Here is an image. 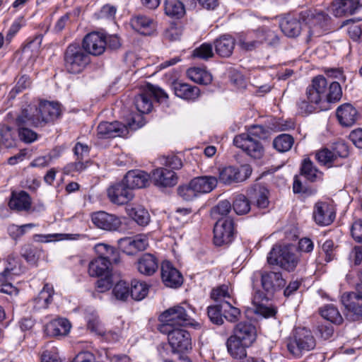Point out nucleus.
<instances>
[{
  "instance_id": "0e129e2a",
  "label": "nucleus",
  "mask_w": 362,
  "mask_h": 362,
  "mask_svg": "<svg viewBox=\"0 0 362 362\" xmlns=\"http://www.w3.org/2000/svg\"><path fill=\"white\" fill-rule=\"evenodd\" d=\"M231 210V204L228 200H223L218 202V204L213 209L212 214L215 218H217L216 215H221L226 216Z\"/></svg>"
},
{
  "instance_id": "052dcab7",
  "label": "nucleus",
  "mask_w": 362,
  "mask_h": 362,
  "mask_svg": "<svg viewBox=\"0 0 362 362\" xmlns=\"http://www.w3.org/2000/svg\"><path fill=\"white\" fill-rule=\"evenodd\" d=\"M211 298L215 301L224 302L226 298H230V294L227 285H221L212 289Z\"/></svg>"
},
{
  "instance_id": "6e6552de",
  "label": "nucleus",
  "mask_w": 362,
  "mask_h": 362,
  "mask_svg": "<svg viewBox=\"0 0 362 362\" xmlns=\"http://www.w3.org/2000/svg\"><path fill=\"white\" fill-rule=\"evenodd\" d=\"M299 260V255L289 246H274L267 257L269 264L279 266L288 272H293L298 264Z\"/></svg>"
},
{
  "instance_id": "0eeeda50",
  "label": "nucleus",
  "mask_w": 362,
  "mask_h": 362,
  "mask_svg": "<svg viewBox=\"0 0 362 362\" xmlns=\"http://www.w3.org/2000/svg\"><path fill=\"white\" fill-rule=\"evenodd\" d=\"M341 301L344 307V315L347 321L362 322V283L357 284L354 291L344 293Z\"/></svg>"
},
{
  "instance_id": "a211bd4d",
  "label": "nucleus",
  "mask_w": 362,
  "mask_h": 362,
  "mask_svg": "<svg viewBox=\"0 0 362 362\" xmlns=\"http://www.w3.org/2000/svg\"><path fill=\"white\" fill-rule=\"evenodd\" d=\"M28 110H21L16 119L18 127V136L21 141L26 144H30L38 138L37 134L29 128V127H38L30 122V116Z\"/></svg>"
},
{
  "instance_id": "c03bdc74",
  "label": "nucleus",
  "mask_w": 362,
  "mask_h": 362,
  "mask_svg": "<svg viewBox=\"0 0 362 362\" xmlns=\"http://www.w3.org/2000/svg\"><path fill=\"white\" fill-rule=\"evenodd\" d=\"M165 13L172 18H180L185 13L183 3L180 0H165Z\"/></svg>"
},
{
  "instance_id": "6ab92c4d",
  "label": "nucleus",
  "mask_w": 362,
  "mask_h": 362,
  "mask_svg": "<svg viewBox=\"0 0 362 362\" xmlns=\"http://www.w3.org/2000/svg\"><path fill=\"white\" fill-rule=\"evenodd\" d=\"M73 151L76 157V161L68 163L65 166L64 170L66 173L81 172L88 166L90 151L88 146L77 142Z\"/></svg>"
},
{
  "instance_id": "f257e3e1",
  "label": "nucleus",
  "mask_w": 362,
  "mask_h": 362,
  "mask_svg": "<svg viewBox=\"0 0 362 362\" xmlns=\"http://www.w3.org/2000/svg\"><path fill=\"white\" fill-rule=\"evenodd\" d=\"M342 96V90L338 82H332L328 86L327 79L318 75L312 79L305 95L296 102L298 113L307 116L315 112L330 109V104L338 102Z\"/></svg>"
},
{
  "instance_id": "aec40b11",
  "label": "nucleus",
  "mask_w": 362,
  "mask_h": 362,
  "mask_svg": "<svg viewBox=\"0 0 362 362\" xmlns=\"http://www.w3.org/2000/svg\"><path fill=\"white\" fill-rule=\"evenodd\" d=\"M107 193L110 201L117 205L126 204L134 197L133 191L126 185L124 180L111 185Z\"/></svg>"
},
{
  "instance_id": "f8f14e48",
  "label": "nucleus",
  "mask_w": 362,
  "mask_h": 362,
  "mask_svg": "<svg viewBox=\"0 0 362 362\" xmlns=\"http://www.w3.org/2000/svg\"><path fill=\"white\" fill-rule=\"evenodd\" d=\"M234 238V222L230 217L218 218L214 228V243L217 246L228 245Z\"/></svg>"
},
{
  "instance_id": "ddd939ff",
  "label": "nucleus",
  "mask_w": 362,
  "mask_h": 362,
  "mask_svg": "<svg viewBox=\"0 0 362 362\" xmlns=\"http://www.w3.org/2000/svg\"><path fill=\"white\" fill-rule=\"evenodd\" d=\"M163 333L168 335V343L173 352L184 353L192 349V338L188 331L181 327Z\"/></svg>"
},
{
  "instance_id": "8fccbe9b",
  "label": "nucleus",
  "mask_w": 362,
  "mask_h": 362,
  "mask_svg": "<svg viewBox=\"0 0 362 362\" xmlns=\"http://www.w3.org/2000/svg\"><path fill=\"white\" fill-rule=\"evenodd\" d=\"M252 198L256 202V205L259 209H265L269 205V191L264 187L257 185L252 189Z\"/></svg>"
},
{
  "instance_id": "338daca9",
  "label": "nucleus",
  "mask_w": 362,
  "mask_h": 362,
  "mask_svg": "<svg viewBox=\"0 0 362 362\" xmlns=\"http://www.w3.org/2000/svg\"><path fill=\"white\" fill-rule=\"evenodd\" d=\"M118 246L122 251L127 255H134L135 253L132 237H124L119 239Z\"/></svg>"
},
{
  "instance_id": "bb28decb",
  "label": "nucleus",
  "mask_w": 362,
  "mask_h": 362,
  "mask_svg": "<svg viewBox=\"0 0 362 362\" xmlns=\"http://www.w3.org/2000/svg\"><path fill=\"white\" fill-rule=\"evenodd\" d=\"M161 278L166 286L177 288L182 284L181 273L169 261H163L161 264Z\"/></svg>"
},
{
  "instance_id": "7c9ffc66",
  "label": "nucleus",
  "mask_w": 362,
  "mask_h": 362,
  "mask_svg": "<svg viewBox=\"0 0 362 362\" xmlns=\"http://www.w3.org/2000/svg\"><path fill=\"white\" fill-rule=\"evenodd\" d=\"M150 179V175L141 170H129L123 178L126 185L132 191L134 189L146 187L148 185Z\"/></svg>"
},
{
  "instance_id": "864d4df0",
  "label": "nucleus",
  "mask_w": 362,
  "mask_h": 362,
  "mask_svg": "<svg viewBox=\"0 0 362 362\" xmlns=\"http://www.w3.org/2000/svg\"><path fill=\"white\" fill-rule=\"evenodd\" d=\"M293 142V136L290 134H282L274 139L273 146L278 151L286 152L291 148Z\"/></svg>"
},
{
  "instance_id": "393cba45",
  "label": "nucleus",
  "mask_w": 362,
  "mask_h": 362,
  "mask_svg": "<svg viewBox=\"0 0 362 362\" xmlns=\"http://www.w3.org/2000/svg\"><path fill=\"white\" fill-rule=\"evenodd\" d=\"M301 12L297 15L287 14L281 19L280 28L288 37H298L303 30Z\"/></svg>"
},
{
  "instance_id": "f3484780",
  "label": "nucleus",
  "mask_w": 362,
  "mask_h": 362,
  "mask_svg": "<svg viewBox=\"0 0 362 362\" xmlns=\"http://www.w3.org/2000/svg\"><path fill=\"white\" fill-rule=\"evenodd\" d=\"M348 155L347 146L344 144L338 143L332 150L323 148L319 151L315 157L320 163L330 168L335 164L339 158H345Z\"/></svg>"
},
{
  "instance_id": "680f3d73",
  "label": "nucleus",
  "mask_w": 362,
  "mask_h": 362,
  "mask_svg": "<svg viewBox=\"0 0 362 362\" xmlns=\"http://www.w3.org/2000/svg\"><path fill=\"white\" fill-rule=\"evenodd\" d=\"M261 43V40H253L250 36L240 37L238 40L239 46L245 51H252L256 49Z\"/></svg>"
},
{
  "instance_id": "5701e85b",
  "label": "nucleus",
  "mask_w": 362,
  "mask_h": 362,
  "mask_svg": "<svg viewBox=\"0 0 362 362\" xmlns=\"http://www.w3.org/2000/svg\"><path fill=\"white\" fill-rule=\"evenodd\" d=\"M218 171V180L225 185L242 182L246 180L252 172L248 166H242L240 170L233 166H228L219 169Z\"/></svg>"
},
{
  "instance_id": "e433bc0d",
  "label": "nucleus",
  "mask_w": 362,
  "mask_h": 362,
  "mask_svg": "<svg viewBox=\"0 0 362 362\" xmlns=\"http://www.w3.org/2000/svg\"><path fill=\"white\" fill-rule=\"evenodd\" d=\"M226 347L228 354L235 359H242L247 356V349L250 346L240 341L231 334L226 341Z\"/></svg>"
},
{
  "instance_id": "dca6fc26",
  "label": "nucleus",
  "mask_w": 362,
  "mask_h": 362,
  "mask_svg": "<svg viewBox=\"0 0 362 362\" xmlns=\"http://www.w3.org/2000/svg\"><path fill=\"white\" fill-rule=\"evenodd\" d=\"M7 266L3 272L0 273V291L8 293L11 292L12 285L8 281L13 276L20 275L24 272L23 268L19 263V259L13 255H10L6 258Z\"/></svg>"
},
{
  "instance_id": "774afa93",
  "label": "nucleus",
  "mask_w": 362,
  "mask_h": 362,
  "mask_svg": "<svg viewBox=\"0 0 362 362\" xmlns=\"http://www.w3.org/2000/svg\"><path fill=\"white\" fill-rule=\"evenodd\" d=\"M352 238L358 243H362V221L357 220L352 224L351 228Z\"/></svg>"
},
{
  "instance_id": "2f4dec72",
  "label": "nucleus",
  "mask_w": 362,
  "mask_h": 362,
  "mask_svg": "<svg viewBox=\"0 0 362 362\" xmlns=\"http://www.w3.org/2000/svg\"><path fill=\"white\" fill-rule=\"evenodd\" d=\"M130 24L134 30L144 35H151L156 28V23L153 18L141 14L133 16Z\"/></svg>"
},
{
  "instance_id": "09e8293b",
  "label": "nucleus",
  "mask_w": 362,
  "mask_h": 362,
  "mask_svg": "<svg viewBox=\"0 0 362 362\" xmlns=\"http://www.w3.org/2000/svg\"><path fill=\"white\" fill-rule=\"evenodd\" d=\"M148 286L144 281L133 279L130 284V296L135 300H141L148 294Z\"/></svg>"
},
{
  "instance_id": "e2e57ef3",
  "label": "nucleus",
  "mask_w": 362,
  "mask_h": 362,
  "mask_svg": "<svg viewBox=\"0 0 362 362\" xmlns=\"http://www.w3.org/2000/svg\"><path fill=\"white\" fill-rule=\"evenodd\" d=\"M21 255L27 262L34 263L39 256V250L36 247L28 245L23 247Z\"/></svg>"
},
{
  "instance_id": "f704fd0d",
  "label": "nucleus",
  "mask_w": 362,
  "mask_h": 362,
  "mask_svg": "<svg viewBox=\"0 0 362 362\" xmlns=\"http://www.w3.org/2000/svg\"><path fill=\"white\" fill-rule=\"evenodd\" d=\"M216 53L221 57H229L232 55L235 45V39L229 35H223L214 42Z\"/></svg>"
},
{
  "instance_id": "58836bf2",
  "label": "nucleus",
  "mask_w": 362,
  "mask_h": 362,
  "mask_svg": "<svg viewBox=\"0 0 362 362\" xmlns=\"http://www.w3.org/2000/svg\"><path fill=\"white\" fill-rule=\"evenodd\" d=\"M173 89L177 97L189 100L197 98L200 92L198 87L181 82H174Z\"/></svg>"
},
{
  "instance_id": "13d9d810",
  "label": "nucleus",
  "mask_w": 362,
  "mask_h": 362,
  "mask_svg": "<svg viewBox=\"0 0 362 362\" xmlns=\"http://www.w3.org/2000/svg\"><path fill=\"white\" fill-rule=\"evenodd\" d=\"M207 314L210 321L214 324L221 325L223 323L222 303L209 306Z\"/></svg>"
},
{
  "instance_id": "39448f33",
  "label": "nucleus",
  "mask_w": 362,
  "mask_h": 362,
  "mask_svg": "<svg viewBox=\"0 0 362 362\" xmlns=\"http://www.w3.org/2000/svg\"><path fill=\"white\" fill-rule=\"evenodd\" d=\"M90 62L89 54L78 43H71L64 52L66 70L73 74L81 73Z\"/></svg>"
},
{
  "instance_id": "3c124183",
  "label": "nucleus",
  "mask_w": 362,
  "mask_h": 362,
  "mask_svg": "<svg viewBox=\"0 0 362 362\" xmlns=\"http://www.w3.org/2000/svg\"><path fill=\"white\" fill-rule=\"evenodd\" d=\"M233 208L238 215L246 214L250 211V202L246 196L241 194H238L234 198Z\"/></svg>"
},
{
  "instance_id": "603ef678",
  "label": "nucleus",
  "mask_w": 362,
  "mask_h": 362,
  "mask_svg": "<svg viewBox=\"0 0 362 362\" xmlns=\"http://www.w3.org/2000/svg\"><path fill=\"white\" fill-rule=\"evenodd\" d=\"M12 127L1 125L0 127L1 144L5 148H12L16 145V138Z\"/></svg>"
},
{
  "instance_id": "423d86ee",
  "label": "nucleus",
  "mask_w": 362,
  "mask_h": 362,
  "mask_svg": "<svg viewBox=\"0 0 362 362\" xmlns=\"http://www.w3.org/2000/svg\"><path fill=\"white\" fill-rule=\"evenodd\" d=\"M301 18L309 38L320 37L330 29V17L325 12L301 11Z\"/></svg>"
},
{
  "instance_id": "20e7f679",
  "label": "nucleus",
  "mask_w": 362,
  "mask_h": 362,
  "mask_svg": "<svg viewBox=\"0 0 362 362\" xmlns=\"http://www.w3.org/2000/svg\"><path fill=\"white\" fill-rule=\"evenodd\" d=\"M214 176H200L193 178L187 185L180 186L177 192L185 201H192L198 196L211 192L217 185Z\"/></svg>"
},
{
  "instance_id": "5fc2aeb1",
  "label": "nucleus",
  "mask_w": 362,
  "mask_h": 362,
  "mask_svg": "<svg viewBox=\"0 0 362 362\" xmlns=\"http://www.w3.org/2000/svg\"><path fill=\"white\" fill-rule=\"evenodd\" d=\"M86 320L87 322V327L89 330L100 335L105 334V332L99 320L98 315L94 310L86 313Z\"/></svg>"
},
{
  "instance_id": "9b49d317",
  "label": "nucleus",
  "mask_w": 362,
  "mask_h": 362,
  "mask_svg": "<svg viewBox=\"0 0 362 362\" xmlns=\"http://www.w3.org/2000/svg\"><path fill=\"white\" fill-rule=\"evenodd\" d=\"M152 98L159 100L167 98L168 95L161 88L152 84H148L146 90L134 98V105L136 110L141 114L150 112L153 108Z\"/></svg>"
},
{
  "instance_id": "c756f323",
  "label": "nucleus",
  "mask_w": 362,
  "mask_h": 362,
  "mask_svg": "<svg viewBox=\"0 0 362 362\" xmlns=\"http://www.w3.org/2000/svg\"><path fill=\"white\" fill-rule=\"evenodd\" d=\"M337 118L343 127H351L358 119L357 110L350 103H344L339 106L336 111Z\"/></svg>"
},
{
  "instance_id": "4be33fe9",
  "label": "nucleus",
  "mask_w": 362,
  "mask_h": 362,
  "mask_svg": "<svg viewBox=\"0 0 362 362\" xmlns=\"http://www.w3.org/2000/svg\"><path fill=\"white\" fill-rule=\"evenodd\" d=\"M91 221L98 228L107 231L117 230L122 225L119 217L104 211L93 213L91 214Z\"/></svg>"
},
{
  "instance_id": "bf43d9fd",
  "label": "nucleus",
  "mask_w": 362,
  "mask_h": 362,
  "mask_svg": "<svg viewBox=\"0 0 362 362\" xmlns=\"http://www.w3.org/2000/svg\"><path fill=\"white\" fill-rule=\"evenodd\" d=\"M192 56L201 59L207 60L214 56L213 47L209 43H203L193 51Z\"/></svg>"
},
{
  "instance_id": "412c9836",
  "label": "nucleus",
  "mask_w": 362,
  "mask_h": 362,
  "mask_svg": "<svg viewBox=\"0 0 362 362\" xmlns=\"http://www.w3.org/2000/svg\"><path fill=\"white\" fill-rule=\"evenodd\" d=\"M336 212L332 204L326 202H317L313 208V217L320 226L330 225L335 219Z\"/></svg>"
},
{
  "instance_id": "4d7b16f0",
  "label": "nucleus",
  "mask_w": 362,
  "mask_h": 362,
  "mask_svg": "<svg viewBox=\"0 0 362 362\" xmlns=\"http://www.w3.org/2000/svg\"><path fill=\"white\" fill-rule=\"evenodd\" d=\"M112 293L117 300H126L130 296V286L125 281L121 280L113 287Z\"/></svg>"
},
{
  "instance_id": "f03ea898",
  "label": "nucleus",
  "mask_w": 362,
  "mask_h": 362,
  "mask_svg": "<svg viewBox=\"0 0 362 362\" xmlns=\"http://www.w3.org/2000/svg\"><path fill=\"white\" fill-rule=\"evenodd\" d=\"M189 310L194 312L192 306L184 302L165 310L159 317L160 324L158 325V330L160 332H169V329L191 324L192 318Z\"/></svg>"
},
{
  "instance_id": "6e6d98bb",
  "label": "nucleus",
  "mask_w": 362,
  "mask_h": 362,
  "mask_svg": "<svg viewBox=\"0 0 362 362\" xmlns=\"http://www.w3.org/2000/svg\"><path fill=\"white\" fill-rule=\"evenodd\" d=\"M223 315L226 320L230 322H238L241 315L239 308L233 306L229 302H222Z\"/></svg>"
},
{
  "instance_id": "c9c22d12",
  "label": "nucleus",
  "mask_w": 362,
  "mask_h": 362,
  "mask_svg": "<svg viewBox=\"0 0 362 362\" xmlns=\"http://www.w3.org/2000/svg\"><path fill=\"white\" fill-rule=\"evenodd\" d=\"M158 267V259L150 253L142 255L136 262L137 270L146 276L153 275L157 271Z\"/></svg>"
},
{
  "instance_id": "72a5a7b5",
  "label": "nucleus",
  "mask_w": 362,
  "mask_h": 362,
  "mask_svg": "<svg viewBox=\"0 0 362 362\" xmlns=\"http://www.w3.org/2000/svg\"><path fill=\"white\" fill-rule=\"evenodd\" d=\"M266 294L258 290L255 292L253 298V313L264 318L274 317L276 310L274 308L269 307L262 303L264 300H267Z\"/></svg>"
},
{
  "instance_id": "a878e982",
  "label": "nucleus",
  "mask_w": 362,
  "mask_h": 362,
  "mask_svg": "<svg viewBox=\"0 0 362 362\" xmlns=\"http://www.w3.org/2000/svg\"><path fill=\"white\" fill-rule=\"evenodd\" d=\"M362 8V0H335L331 6L336 17L352 15Z\"/></svg>"
},
{
  "instance_id": "de8ad7c7",
  "label": "nucleus",
  "mask_w": 362,
  "mask_h": 362,
  "mask_svg": "<svg viewBox=\"0 0 362 362\" xmlns=\"http://www.w3.org/2000/svg\"><path fill=\"white\" fill-rule=\"evenodd\" d=\"M187 74L192 81L199 84L207 85L212 81L211 75L206 71L200 68H190L187 70Z\"/></svg>"
},
{
  "instance_id": "49530a36",
  "label": "nucleus",
  "mask_w": 362,
  "mask_h": 362,
  "mask_svg": "<svg viewBox=\"0 0 362 362\" xmlns=\"http://www.w3.org/2000/svg\"><path fill=\"white\" fill-rule=\"evenodd\" d=\"M320 313L324 319L336 325H341L344 321L338 308L333 304H327L322 307L320 309Z\"/></svg>"
},
{
  "instance_id": "cd10ccee",
  "label": "nucleus",
  "mask_w": 362,
  "mask_h": 362,
  "mask_svg": "<svg viewBox=\"0 0 362 362\" xmlns=\"http://www.w3.org/2000/svg\"><path fill=\"white\" fill-rule=\"evenodd\" d=\"M232 334L251 346L257 338V329L250 322H240L235 325Z\"/></svg>"
},
{
  "instance_id": "7ed1b4c3",
  "label": "nucleus",
  "mask_w": 362,
  "mask_h": 362,
  "mask_svg": "<svg viewBox=\"0 0 362 362\" xmlns=\"http://www.w3.org/2000/svg\"><path fill=\"white\" fill-rule=\"evenodd\" d=\"M21 110H28L30 122L35 126L40 127L53 122L61 115L59 104L47 100H40L37 103H31Z\"/></svg>"
},
{
  "instance_id": "69168bd1",
  "label": "nucleus",
  "mask_w": 362,
  "mask_h": 362,
  "mask_svg": "<svg viewBox=\"0 0 362 362\" xmlns=\"http://www.w3.org/2000/svg\"><path fill=\"white\" fill-rule=\"evenodd\" d=\"M100 276L95 284L96 289L100 293H103L108 291L112 286V281L110 274H106Z\"/></svg>"
},
{
  "instance_id": "b1692460",
  "label": "nucleus",
  "mask_w": 362,
  "mask_h": 362,
  "mask_svg": "<svg viewBox=\"0 0 362 362\" xmlns=\"http://www.w3.org/2000/svg\"><path fill=\"white\" fill-rule=\"evenodd\" d=\"M81 47L89 55L99 56L105 50V37L98 32L88 33L83 37Z\"/></svg>"
},
{
  "instance_id": "473e14b6",
  "label": "nucleus",
  "mask_w": 362,
  "mask_h": 362,
  "mask_svg": "<svg viewBox=\"0 0 362 362\" xmlns=\"http://www.w3.org/2000/svg\"><path fill=\"white\" fill-rule=\"evenodd\" d=\"M71 324L65 318H57L48 322L45 327V333L49 337H64L69 334Z\"/></svg>"
},
{
  "instance_id": "9d476101",
  "label": "nucleus",
  "mask_w": 362,
  "mask_h": 362,
  "mask_svg": "<svg viewBox=\"0 0 362 362\" xmlns=\"http://www.w3.org/2000/svg\"><path fill=\"white\" fill-rule=\"evenodd\" d=\"M144 125L141 122H136V117H132L127 125L117 121L113 122H102L97 128L98 136L100 139L126 136L129 129L136 130Z\"/></svg>"
},
{
  "instance_id": "2eb2a0df",
  "label": "nucleus",
  "mask_w": 362,
  "mask_h": 362,
  "mask_svg": "<svg viewBox=\"0 0 362 362\" xmlns=\"http://www.w3.org/2000/svg\"><path fill=\"white\" fill-rule=\"evenodd\" d=\"M235 146L241 148L250 157L259 159L264 155V148L259 141L247 134L237 135L233 139Z\"/></svg>"
},
{
  "instance_id": "c85d7f7f",
  "label": "nucleus",
  "mask_w": 362,
  "mask_h": 362,
  "mask_svg": "<svg viewBox=\"0 0 362 362\" xmlns=\"http://www.w3.org/2000/svg\"><path fill=\"white\" fill-rule=\"evenodd\" d=\"M150 177L153 184L158 187H172L177 182L175 173L165 168L153 170Z\"/></svg>"
},
{
  "instance_id": "37998d69",
  "label": "nucleus",
  "mask_w": 362,
  "mask_h": 362,
  "mask_svg": "<svg viewBox=\"0 0 362 362\" xmlns=\"http://www.w3.org/2000/svg\"><path fill=\"white\" fill-rule=\"evenodd\" d=\"M105 259L97 257L91 260L88 264V274L90 276L100 277L110 274V265Z\"/></svg>"
},
{
  "instance_id": "79ce46f5",
  "label": "nucleus",
  "mask_w": 362,
  "mask_h": 362,
  "mask_svg": "<svg viewBox=\"0 0 362 362\" xmlns=\"http://www.w3.org/2000/svg\"><path fill=\"white\" fill-rule=\"evenodd\" d=\"M54 288L52 285L45 284L38 296L33 299L34 308L40 310L47 308L52 302Z\"/></svg>"
},
{
  "instance_id": "a19ab883",
  "label": "nucleus",
  "mask_w": 362,
  "mask_h": 362,
  "mask_svg": "<svg viewBox=\"0 0 362 362\" xmlns=\"http://www.w3.org/2000/svg\"><path fill=\"white\" fill-rule=\"evenodd\" d=\"M126 211L138 225L145 226L150 221V215L146 209L141 206H127Z\"/></svg>"
},
{
  "instance_id": "4468645a",
  "label": "nucleus",
  "mask_w": 362,
  "mask_h": 362,
  "mask_svg": "<svg viewBox=\"0 0 362 362\" xmlns=\"http://www.w3.org/2000/svg\"><path fill=\"white\" fill-rule=\"evenodd\" d=\"M255 276H260L262 288L269 296H273L286 284V280L283 278L280 272H257L254 274Z\"/></svg>"
},
{
  "instance_id": "1a4fd4ad",
  "label": "nucleus",
  "mask_w": 362,
  "mask_h": 362,
  "mask_svg": "<svg viewBox=\"0 0 362 362\" xmlns=\"http://www.w3.org/2000/svg\"><path fill=\"white\" fill-rule=\"evenodd\" d=\"M315 345V339L310 330L305 327H298L293 331L287 347L292 355L300 357L304 352L313 350Z\"/></svg>"
},
{
  "instance_id": "a18cd8bd",
  "label": "nucleus",
  "mask_w": 362,
  "mask_h": 362,
  "mask_svg": "<svg viewBox=\"0 0 362 362\" xmlns=\"http://www.w3.org/2000/svg\"><path fill=\"white\" fill-rule=\"evenodd\" d=\"M300 174L310 182H316L322 177V173L315 167L310 158L303 160L300 168Z\"/></svg>"
},
{
  "instance_id": "ea45409f",
  "label": "nucleus",
  "mask_w": 362,
  "mask_h": 362,
  "mask_svg": "<svg viewBox=\"0 0 362 362\" xmlns=\"http://www.w3.org/2000/svg\"><path fill=\"white\" fill-rule=\"evenodd\" d=\"M95 250L99 258L105 259L110 264H118L119 255L112 246L105 243H99L95 246Z\"/></svg>"
},
{
  "instance_id": "4c0bfd02",
  "label": "nucleus",
  "mask_w": 362,
  "mask_h": 362,
  "mask_svg": "<svg viewBox=\"0 0 362 362\" xmlns=\"http://www.w3.org/2000/svg\"><path fill=\"white\" fill-rule=\"evenodd\" d=\"M11 209L21 211H28L31 206V198L28 193L25 191L19 192H12L11 197L8 202Z\"/></svg>"
}]
</instances>
